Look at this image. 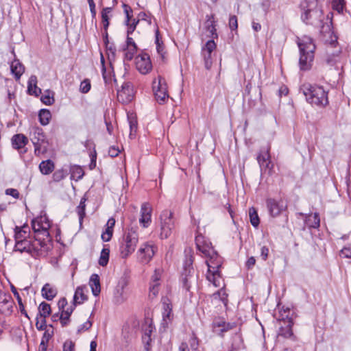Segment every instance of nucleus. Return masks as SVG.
Returning <instances> with one entry per match:
<instances>
[{
  "label": "nucleus",
  "mask_w": 351,
  "mask_h": 351,
  "mask_svg": "<svg viewBox=\"0 0 351 351\" xmlns=\"http://www.w3.org/2000/svg\"><path fill=\"white\" fill-rule=\"evenodd\" d=\"M195 244L197 250L208 258L206 261L208 266L207 280L215 287H219L221 282L219 269L222 265L221 257L213 248L212 243L202 234L195 237Z\"/></svg>",
  "instance_id": "obj_1"
},
{
  "label": "nucleus",
  "mask_w": 351,
  "mask_h": 351,
  "mask_svg": "<svg viewBox=\"0 0 351 351\" xmlns=\"http://www.w3.org/2000/svg\"><path fill=\"white\" fill-rule=\"evenodd\" d=\"M301 19L306 25L320 27L323 31L324 19L322 8L318 0H302L300 4Z\"/></svg>",
  "instance_id": "obj_2"
},
{
  "label": "nucleus",
  "mask_w": 351,
  "mask_h": 351,
  "mask_svg": "<svg viewBox=\"0 0 351 351\" xmlns=\"http://www.w3.org/2000/svg\"><path fill=\"white\" fill-rule=\"evenodd\" d=\"M298 45L300 50V69L304 71H308L313 66L315 45L311 37L304 36L298 39Z\"/></svg>",
  "instance_id": "obj_3"
},
{
  "label": "nucleus",
  "mask_w": 351,
  "mask_h": 351,
  "mask_svg": "<svg viewBox=\"0 0 351 351\" xmlns=\"http://www.w3.org/2000/svg\"><path fill=\"white\" fill-rule=\"evenodd\" d=\"M302 91L309 104L318 107H324L328 105V93L322 86L305 84L302 87Z\"/></svg>",
  "instance_id": "obj_4"
},
{
  "label": "nucleus",
  "mask_w": 351,
  "mask_h": 351,
  "mask_svg": "<svg viewBox=\"0 0 351 351\" xmlns=\"http://www.w3.org/2000/svg\"><path fill=\"white\" fill-rule=\"evenodd\" d=\"M119 242L120 255L122 258H126L135 251L138 242V234L131 228L124 233Z\"/></svg>",
  "instance_id": "obj_5"
},
{
  "label": "nucleus",
  "mask_w": 351,
  "mask_h": 351,
  "mask_svg": "<svg viewBox=\"0 0 351 351\" xmlns=\"http://www.w3.org/2000/svg\"><path fill=\"white\" fill-rule=\"evenodd\" d=\"M30 140L34 146V153L39 156L44 154L47 150V143L46 136L41 128L35 126L31 128L29 132Z\"/></svg>",
  "instance_id": "obj_6"
},
{
  "label": "nucleus",
  "mask_w": 351,
  "mask_h": 351,
  "mask_svg": "<svg viewBox=\"0 0 351 351\" xmlns=\"http://www.w3.org/2000/svg\"><path fill=\"white\" fill-rule=\"evenodd\" d=\"M279 319L283 322L285 326L280 327L278 335L285 338H291L295 340V337L292 330L293 322L292 318L290 317V310L289 308L280 311Z\"/></svg>",
  "instance_id": "obj_7"
},
{
  "label": "nucleus",
  "mask_w": 351,
  "mask_h": 351,
  "mask_svg": "<svg viewBox=\"0 0 351 351\" xmlns=\"http://www.w3.org/2000/svg\"><path fill=\"white\" fill-rule=\"evenodd\" d=\"M160 219V237L162 239H167L171 235L175 228L173 214L169 210H165L161 213Z\"/></svg>",
  "instance_id": "obj_8"
},
{
  "label": "nucleus",
  "mask_w": 351,
  "mask_h": 351,
  "mask_svg": "<svg viewBox=\"0 0 351 351\" xmlns=\"http://www.w3.org/2000/svg\"><path fill=\"white\" fill-rule=\"evenodd\" d=\"M152 89L156 100L160 104L165 103L169 97L167 85L164 77L158 75L152 82Z\"/></svg>",
  "instance_id": "obj_9"
},
{
  "label": "nucleus",
  "mask_w": 351,
  "mask_h": 351,
  "mask_svg": "<svg viewBox=\"0 0 351 351\" xmlns=\"http://www.w3.org/2000/svg\"><path fill=\"white\" fill-rule=\"evenodd\" d=\"M50 238L34 235V240H30V254L32 256H38L46 253L49 250Z\"/></svg>",
  "instance_id": "obj_10"
},
{
  "label": "nucleus",
  "mask_w": 351,
  "mask_h": 351,
  "mask_svg": "<svg viewBox=\"0 0 351 351\" xmlns=\"http://www.w3.org/2000/svg\"><path fill=\"white\" fill-rule=\"evenodd\" d=\"M32 227L34 232V235H40L42 237H49V229L50 223L47 217L44 216L37 217L32 221Z\"/></svg>",
  "instance_id": "obj_11"
},
{
  "label": "nucleus",
  "mask_w": 351,
  "mask_h": 351,
  "mask_svg": "<svg viewBox=\"0 0 351 351\" xmlns=\"http://www.w3.org/2000/svg\"><path fill=\"white\" fill-rule=\"evenodd\" d=\"M270 147H263L257 156V161L260 166L261 171L268 172L271 174L274 169V164L271 161L269 154Z\"/></svg>",
  "instance_id": "obj_12"
},
{
  "label": "nucleus",
  "mask_w": 351,
  "mask_h": 351,
  "mask_svg": "<svg viewBox=\"0 0 351 351\" xmlns=\"http://www.w3.org/2000/svg\"><path fill=\"white\" fill-rule=\"evenodd\" d=\"M193 258L191 256L187 257L184 263L183 272L182 274V287L186 291H189L191 289V279L194 269L193 267Z\"/></svg>",
  "instance_id": "obj_13"
},
{
  "label": "nucleus",
  "mask_w": 351,
  "mask_h": 351,
  "mask_svg": "<svg viewBox=\"0 0 351 351\" xmlns=\"http://www.w3.org/2000/svg\"><path fill=\"white\" fill-rule=\"evenodd\" d=\"M157 247L152 242H145L141 244L137 252L138 258L141 263H148L154 256Z\"/></svg>",
  "instance_id": "obj_14"
},
{
  "label": "nucleus",
  "mask_w": 351,
  "mask_h": 351,
  "mask_svg": "<svg viewBox=\"0 0 351 351\" xmlns=\"http://www.w3.org/2000/svg\"><path fill=\"white\" fill-rule=\"evenodd\" d=\"M266 205L268 212L272 217L279 216L287 208V204L282 199L277 200L269 198L266 200Z\"/></svg>",
  "instance_id": "obj_15"
},
{
  "label": "nucleus",
  "mask_w": 351,
  "mask_h": 351,
  "mask_svg": "<svg viewBox=\"0 0 351 351\" xmlns=\"http://www.w3.org/2000/svg\"><path fill=\"white\" fill-rule=\"evenodd\" d=\"M134 98L133 86L130 82H124L121 89L117 91V99L122 104H128Z\"/></svg>",
  "instance_id": "obj_16"
},
{
  "label": "nucleus",
  "mask_w": 351,
  "mask_h": 351,
  "mask_svg": "<svg viewBox=\"0 0 351 351\" xmlns=\"http://www.w3.org/2000/svg\"><path fill=\"white\" fill-rule=\"evenodd\" d=\"M136 69L142 74H147L151 71L152 64L147 53H143L136 59Z\"/></svg>",
  "instance_id": "obj_17"
},
{
  "label": "nucleus",
  "mask_w": 351,
  "mask_h": 351,
  "mask_svg": "<svg viewBox=\"0 0 351 351\" xmlns=\"http://www.w3.org/2000/svg\"><path fill=\"white\" fill-rule=\"evenodd\" d=\"M152 208L149 203L145 202L141 208V218L139 222L143 228H147L152 221Z\"/></svg>",
  "instance_id": "obj_18"
},
{
  "label": "nucleus",
  "mask_w": 351,
  "mask_h": 351,
  "mask_svg": "<svg viewBox=\"0 0 351 351\" xmlns=\"http://www.w3.org/2000/svg\"><path fill=\"white\" fill-rule=\"evenodd\" d=\"M128 299V295L125 291V284L118 285L114 291V302L117 304H123Z\"/></svg>",
  "instance_id": "obj_19"
},
{
  "label": "nucleus",
  "mask_w": 351,
  "mask_h": 351,
  "mask_svg": "<svg viewBox=\"0 0 351 351\" xmlns=\"http://www.w3.org/2000/svg\"><path fill=\"white\" fill-rule=\"evenodd\" d=\"M12 306L11 295L0 291V313H4L9 311Z\"/></svg>",
  "instance_id": "obj_20"
},
{
  "label": "nucleus",
  "mask_w": 351,
  "mask_h": 351,
  "mask_svg": "<svg viewBox=\"0 0 351 351\" xmlns=\"http://www.w3.org/2000/svg\"><path fill=\"white\" fill-rule=\"evenodd\" d=\"M11 141L14 149L21 150L28 143L29 140L24 134H17L12 137Z\"/></svg>",
  "instance_id": "obj_21"
},
{
  "label": "nucleus",
  "mask_w": 351,
  "mask_h": 351,
  "mask_svg": "<svg viewBox=\"0 0 351 351\" xmlns=\"http://www.w3.org/2000/svg\"><path fill=\"white\" fill-rule=\"evenodd\" d=\"M10 70L16 80H19L25 71V67L19 60L14 59L10 64Z\"/></svg>",
  "instance_id": "obj_22"
},
{
  "label": "nucleus",
  "mask_w": 351,
  "mask_h": 351,
  "mask_svg": "<svg viewBox=\"0 0 351 351\" xmlns=\"http://www.w3.org/2000/svg\"><path fill=\"white\" fill-rule=\"evenodd\" d=\"M42 296L47 300H52L57 295V289L49 283H46L41 289Z\"/></svg>",
  "instance_id": "obj_23"
},
{
  "label": "nucleus",
  "mask_w": 351,
  "mask_h": 351,
  "mask_svg": "<svg viewBox=\"0 0 351 351\" xmlns=\"http://www.w3.org/2000/svg\"><path fill=\"white\" fill-rule=\"evenodd\" d=\"M89 285L91 288L93 295H99L101 292V285L99 277L97 274H93L91 275L89 280Z\"/></svg>",
  "instance_id": "obj_24"
},
{
  "label": "nucleus",
  "mask_w": 351,
  "mask_h": 351,
  "mask_svg": "<svg viewBox=\"0 0 351 351\" xmlns=\"http://www.w3.org/2000/svg\"><path fill=\"white\" fill-rule=\"evenodd\" d=\"M37 77L32 75L28 80L27 91L29 95L38 96L41 93V89L36 86Z\"/></svg>",
  "instance_id": "obj_25"
},
{
  "label": "nucleus",
  "mask_w": 351,
  "mask_h": 351,
  "mask_svg": "<svg viewBox=\"0 0 351 351\" xmlns=\"http://www.w3.org/2000/svg\"><path fill=\"white\" fill-rule=\"evenodd\" d=\"M86 287H77L73 296L74 306L81 304L87 300V296L84 293Z\"/></svg>",
  "instance_id": "obj_26"
},
{
  "label": "nucleus",
  "mask_w": 351,
  "mask_h": 351,
  "mask_svg": "<svg viewBox=\"0 0 351 351\" xmlns=\"http://www.w3.org/2000/svg\"><path fill=\"white\" fill-rule=\"evenodd\" d=\"M29 235L28 226H23L21 227L16 226L14 228V239L15 241L27 239Z\"/></svg>",
  "instance_id": "obj_27"
},
{
  "label": "nucleus",
  "mask_w": 351,
  "mask_h": 351,
  "mask_svg": "<svg viewBox=\"0 0 351 351\" xmlns=\"http://www.w3.org/2000/svg\"><path fill=\"white\" fill-rule=\"evenodd\" d=\"M15 241V251H19L20 252H27L30 254V240L24 239Z\"/></svg>",
  "instance_id": "obj_28"
},
{
  "label": "nucleus",
  "mask_w": 351,
  "mask_h": 351,
  "mask_svg": "<svg viewBox=\"0 0 351 351\" xmlns=\"http://www.w3.org/2000/svg\"><path fill=\"white\" fill-rule=\"evenodd\" d=\"M40 172L44 175L51 173L54 169V163L51 160L42 161L39 165Z\"/></svg>",
  "instance_id": "obj_29"
},
{
  "label": "nucleus",
  "mask_w": 351,
  "mask_h": 351,
  "mask_svg": "<svg viewBox=\"0 0 351 351\" xmlns=\"http://www.w3.org/2000/svg\"><path fill=\"white\" fill-rule=\"evenodd\" d=\"M305 221L309 228H318L320 226L319 216L317 213H315L313 215H309L306 218Z\"/></svg>",
  "instance_id": "obj_30"
},
{
  "label": "nucleus",
  "mask_w": 351,
  "mask_h": 351,
  "mask_svg": "<svg viewBox=\"0 0 351 351\" xmlns=\"http://www.w3.org/2000/svg\"><path fill=\"white\" fill-rule=\"evenodd\" d=\"M243 347V341L241 335L236 332L232 337L231 348L232 350H239Z\"/></svg>",
  "instance_id": "obj_31"
},
{
  "label": "nucleus",
  "mask_w": 351,
  "mask_h": 351,
  "mask_svg": "<svg viewBox=\"0 0 351 351\" xmlns=\"http://www.w3.org/2000/svg\"><path fill=\"white\" fill-rule=\"evenodd\" d=\"M87 198L86 195H84L80 200V204L76 208V212L79 216L80 224L82 225L84 217H85L86 213V202Z\"/></svg>",
  "instance_id": "obj_32"
},
{
  "label": "nucleus",
  "mask_w": 351,
  "mask_h": 351,
  "mask_svg": "<svg viewBox=\"0 0 351 351\" xmlns=\"http://www.w3.org/2000/svg\"><path fill=\"white\" fill-rule=\"evenodd\" d=\"M112 8L110 7H106V8H103L102 11H101V22H102V24H103V26H104V29L105 30H108V26H109V20H110V16H109V14L111 13L112 12Z\"/></svg>",
  "instance_id": "obj_33"
},
{
  "label": "nucleus",
  "mask_w": 351,
  "mask_h": 351,
  "mask_svg": "<svg viewBox=\"0 0 351 351\" xmlns=\"http://www.w3.org/2000/svg\"><path fill=\"white\" fill-rule=\"evenodd\" d=\"M38 117L40 124L43 125H47L49 123L51 114L49 110L41 109L39 111Z\"/></svg>",
  "instance_id": "obj_34"
},
{
  "label": "nucleus",
  "mask_w": 351,
  "mask_h": 351,
  "mask_svg": "<svg viewBox=\"0 0 351 351\" xmlns=\"http://www.w3.org/2000/svg\"><path fill=\"white\" fill-rule=\"evenodd\" d=\"M109 255H110L109 247L104 246V247L102 249L101 254H100V257L99 259V265H101L102 267L107 265L108 261H109Z\"/></svg>",
  "instance_id": "obj_35"
},
{
  "label": "nucleus",
  "mask_w": 351,
  "mask_h": 351,
  "mask_svg": "<svg viewBox=\"0 0 351 351\" xmlns=\"http://www.w3.org/2000/svg\"><path fill=\"white\" fill-rule=\"evenodd\" d=\"M156 36V50L158 53L163 58L165 55V47L162 43V41L160 40V34L158 28L157 27L155 32Z\"/></svg>",
  "instance_id": "obj_36"
},
{
  "label": "nucleus",
  "mask_w": 351,
  "mask_h": 351,
  "mask_svg": "<svg viewBox=\"0 0 351 351\" xmlns=\"http://www.w3.org/2000/svg\"><path fill=\"white\" fill-rule=\"evenodd\" d=\"M38 311V315L47 317L51 314V306L48 303L43 302L39 305Z\"/></svg>",
  "instance_id": "obj_37"
},
{
  "label": "nucleus",
  "mask_w": 351,
  "mask_h": 351,
  "mask_svg": "<svg viewBox=\"0 0 351 351\" xmlns=\"http://www.w3.org/2000/svg\"><path fill=\"white\" fill-rule=\"evenodd\" d=\"M249 215L252 225L256 228L258 226L260 220L256 210L252 207L249 210Z\"/></svg>",
  "instance_id": "obj_38"
},
{
  "label": "nucleus",
  "mask_w": 351,
  "mask_h": 351,
  "mask_svg": "<svg viewBox=\"0 0 351 351\" xmlns=\"http://www.w3.org/2000/svg\"><path fill=\"white\" fill-rule=\"evenodd\" d=\"M122 7L123 8V12L125 14V24H128V23L130 21L133 16V10L130 5L125 3H123Z\"/></svg>",
  "instance_id": "obj_39"
},
{
  "label": "nucleus",
  "mask_w": 351,
  "mask_h": 351,
  "mask_svg": "<svg viewBox=\"0 0 351 351\" xmlns=\"http://www.w3.org/2000/svg\"><path fill=\"white\" fill-rule=\"evenodd\" d=\"M202 54L204 56L206 69H210L212 66V52L202 51Z\"/></svg>",
  "instance_id": "obj_40"
},
{
  "label": "nucleus",
  "mask_w": 351,
  "mask_h": 351,
  "mask_svg": "<svg viewBox=\"0 0 351 351\" xmlns=\"http://www.w3.org/2000/svg\"><path fill=\"white\" fill-rule=\"evenodd\" d=\"M344 5V0H333L332 2V7L333 10H337L339 13L343 12Z\"/></svg>",
  "instance_id": "obj_41"
},
{
  "label": "nucleus",
  "mask_w": 351,
  "mask_h": 351,
  "mask_svg": "<svg viewBox=\"0 0 351 351\" xmlns=\"http://www.w3.org/2000/svg\"><path fill=\"white\" fill-rule=\"evenodd\" d=\"M46 317L37 315L36 327L38 330H44L46 329Z\"/></svg>",
  "instance_id": "obj_42"
},
{
  "label": "nucleus",
  "mask_w": 351,
  "mask_h": 351,
  "mask_svg": "<svg viewBox=\"0 0 351 351\" xmlns=\"http://www.w3.org/2000/svg\"><path fill=\"white\" fill-rule=\"evenodd\" d=\"M160 283L150 284L149 297L151 299L156 298L159 292Z\"/></svg>",
  "instance_id": "obj_43"
},
{
  "label": "nucleus",
  "mask_w": 351,
  "mask_h": 351,
  "mask_svg": "<svg viewBox=\"0 0 351 351\" xmlns=\"http://www.w3.org/2000/svg\"><path fill=\"white\" fill-rule=\"evenodd\" d=\"M215 298L217 297L220 299V300L225 304L227 305L228 303V294L226 293L225 290L220 289L217 293L213 294Z\"/></svg>",
  "instance_id": "obj_44"
},
{
  "label": "nucleus",
  "mask_w": 351,
  "mask_h": 351,
  "mask_svg": "<svg viewBox=\"0 0 351 351\" xmlns=\"http://www.w3.org/2000/svg\"><path fill=\"white\" fill-rule=\"evenodd\" d=\"M90 81L88 79L84 80L80 86V90L82 93H87L90 90Z\"/></svg>",
  "instance_id": "obj_45"
},
{
  "label": "nucleus",
  "mask_w": 351,
  "mask_h": 351,
  "mask_svg": "<svg viewBox=\"0 0 351 351\" xmlns=\"http://www.w3.org/2000/svg\"><path fill=\"white\" fill-rule=\"evenodd\" d=\"M162 270L160 269H156L154 274L152 276L150 284L160 283Z\"/></svg>",
  "instance_id": "obj_46"
},
{
  "label": "nucleus",
  "mask_w": 351,
  "mask_h": 351,
  "mask_svg": "<svg viewBox=\"0 0 351 351\" xmlns=\"http://www.w3.org/2000/svg\"><path fill=\"white\" fill-rule=\"evenodd\" d=\"M66 176V173L63 169H58L53 174V180L55 182H60Z\"/></svg>",
  "instance_id": "obj_47"
},
{
  "label": "nucleus",
  "mask_w": 351,
  "mask_h": 351,
  "mask_svg": "<svg viewBox=\"0 0 351 351\" xmlns=\"http://www.w3.org/2000/svg\"><path fill=\"white\" fill-rule=\"evenodd\" d=\"M206 29L212 36L217 37V29L215 28V21L213 20L207 21Z\"/></svg>",
  "instance_id": "obj_48"
},
{
  "label": "nucleus",
  "mask_w": 351,
  "mask_h": 351,
  "mask_svg": "<svg viewBox=\"0 0 351 351\" xmlns=\"http://www.w3.org/2000/svg\"><path fill=\"white\" fill-rule=\"evenodd\" d=\"M216 48V44L213 40H208L204 46L202 47V51L213 52Z\"/></svg>",
  "instance_id": "obj_49"
},
{
  "label": "nucleus",
  "mask_w": 351,
  "mask_h": 351,
  "mask_svg": "<svg viewBox=\"0 0 351 351\" xmlns=\"http://www.w3.org/2000/svg\"><path fill=\"white\" fill-rule=\"evenodd\" d=\"M190 348L193 351H197L199 348V340L195 334L189 339Z\"/></svg>",
  "instance_id": "obj_50"
},
{
  "label": "nucleus",
  "mask_w": 351,
  "mask_h": 351,
  "mask_svg": "<svg viewBox=\"0 0 351 351\" xmlns=\"http://www.w3.org/2000/svg\"><path fill=\"white\" fill-rule=\"evenodd\" d=\"M40 100L43 103L46 105H51L54 103L53 96L50 95V93L48 91L47 94L42 95Z\"/></svg>",
  "instance_id": "obj_51"
},
{
  "label": "nucleus",
  "mask_w": 351,
  "mask_h": 351,
  "mask_svg": "<svg viewBox=\"0 0 351 351\" xmlns=\"http://www.w3.org/2000/svg\"><path fill=\"white\" fill-rule=\"evenodd\" d=\"M113 229L106 228L105 231L101 234V239L105 242H108L111 239Z\"/></svg>",
  "instance_id": "obj_52"
},
{
  "label": "nucleus",
  "mask_w": 351,
  "mask_h": 351,
  "mask_svg": "<svg viewBox=\"0 0 351 351\" xmlns=\"http://www.w3.org/2000/svg\"><path fill=\"white\" fill-rule=\"evenodd\" d=\"M223 327L222 328H220L219 329V335L223 337V332H226L230 330H232V328H234V327H236V324L235 323H229V322H226V323H223Z\"/></svg>",
  "instance_id": "obj_53"
},
{
  "label": "nucleus",
  "mask_w": 351,
  "mask_h": 351,
  "mask_svg": "<svg viewBox=\"0 0 351 351\" xmlns=\"http://www.w3.org/2000/svg\"><path fill=\"white\" fill-rule=\"evenodd\" d=\"M105 44H106L108 58L110 60L111 58H114L115 56L116 49H115L114 46H113L112 45H110L109 43H107Z\"/></svg>",
  "instance_id": "obj_54"
},
{
  "label": "nucleus",
  "mask_w": 351,
  "mask_h": 351,
  "mask_svg": "<svg viewBox=\"0 0 351 351\" xmlns=\"http://www.w3.org/2000/svg\"><path fill=\"white\" fill-rule=\"evenodd\" d=\"M138 18L140 21H146L148 25L152 24V16L150 14L146 13L145 12H141L138 14Z\"/></svg>",
  "instance_id": "obj_55"
},
{
  "label": "nucleus",
  "mask_w": 351,
  "mask_h": 351,
  "mask_svg": "<svg viewBox=\"0 0 351 351\" xmlns=\"http://www.w3.org/2000/svg\"><path fill=\"white\" fill-rule=\"evenodd\" d=\"M84 174L83 169L79 166L74 167L72 169V175L77 176V179H82Z\"/></svg>",
  "instance_id": "obj_56"
},
{
  "label": "nucleus",
  "mask_w": 351,
  "mask_h": 351,
  "mask_svg": "<svg viewBox=\"0 0 351 351\" xmlns=\"http://www.w3.org/2000/svg\"><path fill=\"white\" fill-rule=\"evenodd\" d=\"M92 325V322H90V320H87L86 322H84L83 324L79 326L77 329V332L81 333L82 332L89 330L91 328Z\"/></svg>",
  "instance_id": "obj_57"
},
{
  "label": "nucleus",
  "mask_w": 351,
  "mask_h": 351,
  "mask_svg": "<svg viewBox=\"0 0 351 351\" xmlns=\"http://www.w3.org/2000/svg\"><path fill=\"white\" fill-rule=\"evenodd\" d=\"M229 27L232 30L237 29L238 27L237 18L235 15L230 16Z\"/></svg>",
  "instance_id": "obj_58"
},
{
  "label": "nucleus",
  "mask_w": 351,
  "mask_h": 351,
  "mask_svg": "<svg viewBox=\"0 0 351 351\" xmlns=\"http://www.w3.org/2000/svg\"><path fill=\"white\" fill-rule=\"evenodd\" d=\"M126 49H132L133 51H136L137 47L132 38L127 36L126 39Z\"/></svg>",
  "instance_id": "obj_59"
},
{
  "label": "nucleus",
  "mask_w": 351,
  "mask_h": 351,
  "mask_svg": "<svg viewBox=\"0 0 351 351\" xmlns=\"http://www.w3.org/2000/svg\"><path fill=\"white\" fill-rule=\"evenodd\" d=\"M75 343L72 341H66L63 345V351H74Z\"/></svg>",
  "instance_id": "obj_60"
},
{
  "label": "nucleus",
  "mask_w": 351,
  "mask_h": 351,
  "mask_svg": "<svg viewBox=\"0 0 351 351\" xmlns=\"http://www.w3.org/2000/svg\"><path fill=\"white\" fill-rule=\"evenodd\" d=\"M340 253L344 258H351V245L344 247Z\"/></svg>",
  "instance_id": "obj_61"
},
{
  "label": "nucleus",
  "mask_w": 351,
  "mask_h": 351,
  "mask_svg": "<svg viewBox=\"0 0 351 351\" xmlns=\"http://www.w3.org/2000/svg\"><path fill=\"white\" fill-rule=\"evenodd\" d=\"M5 194L13 197L15 199L19 198V193L15 189H8L5 190Z\"/></svg>",
  "instance_id": "obj_62"
},
{
  "label": "nucleus",
  "mask_w": 351,
  "mask_h": 351,
  "mask_svg": "<svg viewBox=\"0 0 351 351\" xmlns=\"http://www.w3.org/2000/svg\"><path fill=\"white\" fill-rule=\"evenodd\" d=\"M339 57L338 55H337L328 57L326 61L330 66H336V63L337 61H339Z\"/></svg>",
  "instance_id": "obj_63"
},
{
  "label": "nucleus",
  "mask_w": 351,
  "mask_h": 351,
  "mask_svg": "<svg viewBox=\"0 0 351 351\" xmlns=\"http://www.w3.org/2000/svg\"><path fill=\"white\" fill-rule=\"evenodd\" d=\"M256 263V259L254 256L250 257L246 263H245V267L247 268V269H251Z\"/></svg>",
  "instance_id": "obj_64"
}]
</instances>
